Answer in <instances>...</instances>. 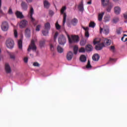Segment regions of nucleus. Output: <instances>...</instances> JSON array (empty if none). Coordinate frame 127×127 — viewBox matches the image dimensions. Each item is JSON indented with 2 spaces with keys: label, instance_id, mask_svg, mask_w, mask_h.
Masks as SVG:
<instances>
[{
  "label": "nucleus",
  "instance_id": "7",
  "mask_svg": "<svg viewBox=\"0 0 127 127\" xmlns=\"http://www.w3.org/2000/svg\"><path fill=\"white\" fill-rule=\"evenodd\" d=\"M27 24H28V21L26 20L23 19L20 21L19 26L20 28H24L26 27Z\"/></svg>",
  "mask_w": 127,
  "mask_h": 127
},
{
  "label": "nucleus",
  "instance_id": "13",
  "mask_svg": "<svg viewBox=\"0 0 127 127\" xmlns=\"http://www.w3.org/2000/svg\"><path fill=\"white\" fill-rule=\"evenodd\" d=\"M72 58H73V52H72L71 51L68 52L66 55V59L68 61H71Z\"/></svg>",
  "mask_w": 127,
  "mask_h": 127
},
{
  "label": "nucleus",
  "instance_id": "26",
  "mask_svg": "<svg viewBox=\"0 0 127 127\" xmlns=\"http://www.w3.org/2000/svg\"><path fill=\"white\" fill-rule=\"evenodd\" d=\"M80 60L81 62H86L87 58L84 55H81L80 57Z\"/></svg>",
  "mask_w": 127,
  "mask_h": 127
},
{
  "label": "nucleus",
  "instance_id": "55",
  "mask_svg": "<svg viewBox=\"0 0 127 127\" xmlns=\"http://www.w3.org/2000/svg\"><path fill=\"white\" fill-rule=\"evenodd\" d=\"M1 0H0V12H2V11H1Z\"/></svg>",
  "mask_w": 127,
  "mask_h": 127
},
{
  "label": "nucleus",
  "instance_id": "30",
  "mask_svg": "<svg viewBox=\"0 0 127 127\" xmlns=\"http://www.w3.org/2000/svg\"><path fill=\"white\" fill-rule=\"evenodd\" d=\"M57 51L59 53H62V52H63V48H61V47H60V46H58Z\"/></svg>",
  "mask_w": 127,
  "mask_h": 127
},
{
  "label": "nucleus",
  "instance_id": "38",
  "mask_svg": "<svg viewBox=\"0 0 127 127\" xmlns=\"http://www.w3.org/2000/svg\"><path fill=\"white\" fill-rule=\"evenodd\" d=\"M86 68H92V65H91V63L90 62V60L88 61L87 64L86 65Z\"/></svg>",
  "mask_w": 127,
  "mask_h": 127
},
{
  "label": "nucleus",
  "instance_id": "27",
  "mask_svg": "<svg viewBox=\"0 0 127 127\" xmlns=\"http://www.w3.org/2000/svg\"><path fill=\"white\" fill-rule=\"evenodd\" d=\"M44 5L46 8H49V6L50 5V4H49V2L47 0H45L44 1Z\"/></svg>",
  "mask_w": 127,
  "mask_h": 127
},
{
  "label": "nucleus",
  "instance_id": "32",
  "mask_svg": "<svg viewBox=\"0 0 127 127\" xmlns=\"http://www.w3.org/2000/svg\"><path fill=\"white\" fill-rule=\"evenodd\" d=\"M10 59H12V60H15V54L13 53H11L9 54Z\"/></svg>",
  "mask_w": 127,
  "mask_h": 127
},
{
  "label": "nucleus",
  "instance_id": "54",
  "mask_svg": "<svg viewBox=\"0 0 127 127\" xmlns=\"http://www.w3.org/2000/svg\"><path fill=\"white\" fill-rule=\"evenodd\" d=\"M117 34H119V35L121 34V30L117 29Z\"/></svg>",
  "mask_w": 127,
  "mask_h": 127
},
{
  "label": "nucleus",
  "instance_id": "43",
  "mask_svg": "<svg viewBox=\"0 0 127 127\" xmlns=\"http://www.w3.org/2000/svg\"><path fill=\"white\" fill-rule=\"evenodd\" d=\"M41 27V25H38L36 27V31H39L40 30V28Z\"/></svg>",
  "mask_w": 127,
  "mask_h": 127
},
{
  "label": "nucleus",
  "instance_id": "47",
  "mask_svg": "<svg viewBox=\"0 0 127 127\" xmlns=\"http://www.w3.org/2000/svg\"><path fill=\"white\" fill-rule=\"evenodd\" d=\"M116 49V48L114 46H111L110 47V50H112L113 52H115V50Z\"/></svg>",
  "mask_w": 127,
  "mask_h": 127
},
{
  "label": "nucleus",
  "instance_id": "60",
  "mask_svg": "<svg viewBox=\"0 0 127 127\" xmlns=\"http://www.w3.org/2000/svg\"><path fill=\"white\" fill-rule=\"evenodd\" d=\"M0 53H1V50L0 49Z\"/></svg>",
  "mask_w": 127,
  "mask_h": 127
},
{
  "label": "nucleus",
  "instance_id": "45",
  "mask_svg": "<svg viewBox=\"0 0 127 127\" xmlns=\"http://www.w3.org/2000/svg\"><path fill=\"white\" fill-rule=\"evenodd\" d=\"M100 42L97 41V39H95L93 41V44L94 45H96V44H98Z\"/></svg>",
  "mask_w": 127,
  "mask_h": 127
},
{
  "label": "nucleus",
  "instance_id": "53",
  "mask_svg": "<svg viewBox=\"0 0 127 127\" xmlns=\"http://www.w3.org/2000/svg\"><path fill=\"white\" fill-rule=\"evenodd\" d=\"M26 1L28 3H30L31 2H32V1H33V0H26Z\"/></svg>",
  "mask_w": 127,
  "mask_h": 127
},
{
  "label": "nucleus",
  "instance_id": "11",
  "mask_svg": "<svg viewBox=\"0 0 127 127\" xmlns=\"http://www.w3.org/2000/svg\"><path fill=\"white\" fill-rule=\"evenodd\" d=\"M15 15L17 17V18H20V19H22V18H24V16L22 14V12L19 11H16Z\"/></svg>",
  "mask_w": 127,
  "mask_h": 127
},
{
  "label": "nucleus",
  "instance_id": "24",
  "mask_svg": "<svg viewBox=\"0 0 127 127\" xmlns=\"http://www.w3.org/2000/svg\"><path fill=\"white\" fill-rule=\"evenodd\" d=\"M44 28L45 29L49 31L50 30V23L47 22L45 23Z\"/></svg>",
  "mask_w": 127,
  "mask_h": 127
},
{
  "label": "nucleus",
  "instance_id": "4",
  "mask_svg": "<svg viewBox=\"0 0 127 127\" xmlns=\"http://www.w3.org/2000/svg\"><path fill=\"white\" fill-rule=\"evenodd\" d=\"M36 49H37V48L35 45V42L34 41V40H32L31 44L29 45L27 49V51L29 52L32 50L34 52H36Z\"/></svg>",
  "mask_w": 127,
  "mask_h": 127
},
{
  "label": "nucleus",
  "instance_id": "48",
  "mask_svg": "<svg viewBox=\"0 0 127 127\" xmlns=\"http://www.w3.org/2000/svg\"><path fill=\"white\" fill-rule=\"evenodd\" d=\"M30 17L32 22H34V21H35V19L33 17H32V15H30Z\"/></svg>",
  "mask_w": 127,
  "mask_h": 127
},
{
  "label": "nucleus",
  "instance_id": "42",
  "mask_svg": "<svg viewBox=\"0 0 127 127\" xmlns=\"http://www.w3.org/2000/svg\"><path fill=\"white\" fill-rule=\"evenodd\" d=\"M8 13L9 14H12V13H13V12H12V8H11V7H9L8 11Z\"/></svg>",
  "mask_w": 127,
  "mask_h": 127
},
{
  "label": "nucleus",
  "instance_id": "28",
  "mask_svg": "<svg viewBox=\"0 0 127 127\" xmlns=\"http://www.w3.org/2000/svg\"><path fill=\"white\" fill-rule=\"evenodd\" d=\"M110 19H111V16L110 15L105 16L104 17L105 22H108V21H110Z\"/></svg>",
  "mask_w": 127,
  "mask_h": 127
},
{
  "label": "nucleus",
  "instance_id": "49",
  "mask_svg": "<svg viewBox=\"0 0 127 127\" xmlns=\"http://www.w3.org/2000/svg\"><path fill=\"white\" fill-rule=\"evenodd\" d=\"M14 35L15 38H17V31L16 30H14Z\"/></svg>",
  "mask_w": 127,
  "mask_h": 127
},
{
  "label": "nucleus",
  "instance_id": "15",
  "mask_svg": "<svg viewBox=\"0 0 127 127\" xmlns=\"http://www.w3.org/2000/svg\"><path fill=\"white\" fill-rule=\"evenodd\" d=\"M25 36L26 37H28V38L30 37L31 32H30V29L29 28H27L25 30Z\"/></svg>",
  "mask_w": 127,
  "mask_h": 127
},
{
  "label": "nucleus",
  "instance_id": "12",
  "mask_svg": "<svg viewBox=\"0 0 127 127\" xmlns=\"http://www.w3.org/2000/svg\"><path fill=\"white\" fill-rule=\"evenodd\" d=\"M82 28L84 30H85V37H87V38H89L90 36V34L89 33V27H85L84 26H82Z\"/></svg>",
  "mask_w": 127,
  "mask_h": 127
},
{
  "label": "nucleus",
  "instance_id": "44",
  "mask_svg": "<svg viewBox=\"0 0 127 127\" xmlns=\"http://www.w3.org/2000/svg\"><path fill=\"white\" fill-rule=\"evenodd\" d=\"M50 50H51L52 51H54V46H53V44H50Z\"/></svg>",
  "mask_w": 127,
  "mask_h": 127
},
{
  "label": "nucleus",
  "instance_id": "57",
  "mask_svg": "<svg viewBox=\"0 0 127 127\" xmlns=\"http://www.w3.org/2000/svg\"><path fill=\"white\" fill-rule=\"evenodd\" d=\"M3 9L4 10H6V9H7V8L6 6H4V7H3Z\"/></svg>",
  "mask_w": 127,
  "mask_h": 127
},
{
  "label": "nucleus",
  "instance_id": "58",
  "mask_svg": "<svg viewBox=\"0 0 127 127\" xmlns=\"http://www.w3.org/2000/svg\"><path fill=\"white\" fill-rule=\"evenodd\" d=\"M124 37H127V35H126V34H124Z\"/></svg>",
  "mask_w": 127,
  "mask_h": 127
},
{
  "label": "nucleus",
  "instance_id": "18",
  "mask_svg": "<svg viewBox=\"0 0 127 127\" xmlns=\"http://www.w3.org/2000/svg\"><path fill=\"white\" fill-rule=\"evenodd\" d=\"M85 49L87 52H90L93 51V46L91 45H87L85 47Z\"/></svg>",
  "mask_w": 127,
  "mask_h": 127
},
{
  "label": "nucleus",
  "instance_id": "20",
  "mask_svg": "<svg viewBox=\"0 0 127 127\" xmlns=\"http://www.w3.org/2000/svg\"><path fill=\"white\" fill-rule=\"evenodd\" d=\"M101 1L102 4L103 5V6H106V5H108V4H110V3H111L109 0H101Z\"/></svg>",
  "mask_w": 127,
  "mask_h": 127
},
{
  "label": "nucleus",
  "instance_id": "36",
  "mask_svg": "<svg viewBox=\"0 0 127 127\" xmlns=\"http://www.w3.org/2000/svg\"><path fill=\"white\" fill-rule=\"evenodd\" d=\"M86 40H82L80 41V44L81 46H84V45H86Z\"/></svg>",
  "mask_w": 127,
  "mask_h": 127
},
{
  "label": "nucleus",
  "instance_id": "1",
  "mask_svg": "<svg viewBox=\"0 0 127 127\" xmlns=\"http://www.w3.org/2000/svg\"><path fill=\"white\" fill-rule=\"evenodd\" d=\"M111 43L112 41L110 39H105L103 43L99 44L98 46H96L95 49L96 50H102L105 47V44L109 46V45H111Z\"/></svg>",
  "mask_w": 127,
  "mask_h": 127
},
{
  "label": "nucleus",
  "instance_id": "2",
  "mask_svg": "<svg viewBox=\"0 0 127 127\" xmlns=\"http://www.w3.org/2000/svg\"><path fill=\"white\" fill-rule=\"evenodd\" d=\"M67 38H68V40L69 43H72V42H75L77 43V42H79L80 38L78 37V36H77V35L72 36L71 39L70 36H69L68 34H67Z\"/></svg>",
  "mask_w": 127,
  "mask_h": 127
},
{
  "label": "nucleus",
  "instance_id": "25",
  "mask_svg": "<svg viewBox=\"0 0 127 127\" xmlns=\"http://www.w3.org/2000/svg\"><path fill=\"white\" fill-rule=\"evenodd\" d=\"M105 14V12H103L102 13H99L98 15V20L99 21H101L102 19H103V17L104 16V15Z\"/></svg>",
  "mask_w": 127,
  "mask_h": 127
},
{
  "label": "nucleus",
  "instance_id": "16",
  "mask_svg": "<svg viewBox=\"0 0 127 127\" xmlns=\"http://www.w3.org/2000/svg\"><path fill=\"white\" fill-rule=\"evenodd\" d=\"M92 59L94 61H99L100 55L98 54H95L92 57Z\"/></svg>",
  "mask_w": 127,
  "mask_h": 127
},
{
  "label": "nucleus",
  "instance_id": "3",
  "mask_svg": "<svg viewBox=\"0 0 127 127\" xmlns=\"http://www.w3.org/2000/svg\"><path fill=\"white\" fill-rule=\"evenodd\" d=\"M6 46L9 49H12L14 46V42L11 38H8L6 41Z\"/></svg>",
  "mask_w": 127,
  "mask_h": 127
},
{
  "label": "nucleus",
  "instance_id": "50",
  "mask_svg": "<svg viewBox=\"0 0 127 127\" xmlns=\"http://www.w3.org/2000/svg\"><path fill=\"white\" fill-rule=\"evenodd\" d=\"M49 14H50V15H51V16H52V15H54V12L52 10H50L49 12Z\"/></svg>",
  "mask_w": 127,
  "mask_h": 127
},
{
  "label": "nucleus",
  "instance_id": "39",
  "mask_svg": "<svg viewBox=\"0 0 127 127\" xmlns=\"http://www.w3.org/2000/svg\"><path fill=\"white\" fill-rule=\"evenodd\" d=\"M33 13H34V10L33 9V7H30V15H33Z\"/></svg>",
  "mask_w": 127,
  "mask_h": 127
},
{
  "label": "nucleus",
  "instance_id": "41",
  "mask_svg": "<svg viewBox=\"0 0 127 127\" xmlns=\"http://www.w3.org/2000/svg\"><path fill=\"white\" fill-rule=\"evenodd\" d=\"M85 49L84 48H81L79 50L78 52H79V53H85Z\"/></svg>",
  "mask_w": 127,
  "mask_h": 127
},
{
  "label": "nucleus",
  "instance_id": "31",
  "mask_svg": "<svg viewBox=\"0 0 127 127\" xmlns=\"http://www.w3.org/2000/svg\"><path fill=\"white\" fill-rule=\"evenodd\" d=\"M49 31H48V30H46L45 29L42 31V33L43 35H44L45 36H46L47 35H48Z\"/></svg>",
  "mask_w": 127,
  "mask_h": 127
},
{
  "label": "nucleus",
  "instance_id": "14",
  "mask_svg": "<svg viewBox=\"0 0 127 127\" xmlns=\"http://www.w3.org/2000/svg\"><path fill=\"white\" fill-rule=\"evenodd\" d=\"M21 6L23 10H27V8H28V5L23 1L21 2Z\"/></svg>",
  "mask_w": 127,
  "mask_h": 127
},
{
  "label": "nucleus",
  "instance_id": "46",
  "mask_svg": "<svg viewBox=\"0 0 127 127\" xmlns=\"http://www.w3.org/2000/svg\"><path fill=\"white\" fill-rule=\"evenodd\" d=\"M33 66H36V67H39L40 66V64L37 62L34 63Z\"/></svg>",
  "mask_w": 127,
  "mask_h": 127
},
{
  "label": "nucleus",
  "instance_id": "56",
  "mask_svg": "<svg viewBox=\"0 0 127 127\" xmlns=\"http://www.w3.org/2000/svg\"><path fill=\"white\" fill-rule=\"evenodd\" d=\"M87 4H92V1L90 0L88 2H87Z\"/></svg>",
  "mask_w": 127,
  "mask_h": 127
},
{
  "label": "nucleus",
  "instance_id": "19",
  "mask_svg": "<svg viewBox=\"0 0 127 127\" xmlns=\"http://www.w3.org/2000/svg\"><path fill=\"white\" fill-rule=\"evenodd\" d=\"M114 12L116 14H120L121 13V8L119 6H116L114 8Z\"/></svg>",
  "mask_w": 127,
  "mask_h": 127
},
{
  "label": "nucleus",
  "instance_id": "17",
  "mask_svg": "<svg viewBox=\"0 0 127 127\" xmlns=\"http://www.w3.org/2000/svg\"><path fill=\"white\" fill-rule=\"evenodd\" d=\"M18 48L19 49V50H20L21 51H23L22 49V40H19L18 41Z\"/></svg>",
  "mask_w": 127,
  "mask_h": 127
},
{
  "label": "nucleus",
  "instance_id": "23",
  "mask_svg": "<svg viewBox=\"0 0 127 127\" xmlns=\"http://www.w3.org/2000/svg\"><path fill=\"white\" fill-rule=\"evenodd\" d=\"M107 5L108 7L107 8V11H108V12H111V10H112V8L113 7V3H110L108 4Z\"/></svg>",
  "mask_w": 127,
  "mask_h": 127
},
{
  "label": "nucleus",
  "instance_id": "34",
  "mask_svg": "<svg viewBox=\"0 0 127 127\" xmlns=\"http://www.w3.org/2000/svg\"><path fill=\"white\" fill-rule=\"evenodd\" d=\"M44 44H45V41H41L40 42V47L42 48L44 47Z\"/></svg>",
  "mask_w": 127,
  "mask_h": 127
},
{
  "label": "nucleus",
  "instance_id": "40",
  "mask_svg": "<svg viewBox=\"0 0 127 127\" xmlns=\"http://www.w3.org/2000/svg\"><path fill=\"white\" fill-rule=\"evenodd\" d=\"M58 32H56L55 34V35L54 36V41H56V39H57V36H58Z\"/></svg>",
  "mask_w": 127,
  "mask_h": 127
},
{
  "label": "nucleus",
  "instance_id": "10",
  "mask_svg": "<svg viewBox=\"0 0 127 127\" xmlns=\"http://www.w3.org/2000/svg\"><path fill=\"white\" fill-rule=\"evenodd\" d=\"M5 71L7 74L11 73V68L10 67V66L8 63L5 64Z\"/></svg>",
  "mask_w": 127,
  "mask_h": 127
},
{
  "label": "nucleus",
  "instance_id": "9",
  "mask_svg": "<svg viewBox=\"0 0 127 127\" xmlns=\"http://www.w3.org/2000/svg\"><path fill=\"white\" fill-rule=\"evenodd\" d=\"M59 44L61 45H64L66 43V38L63 35L60 36L58 39Z\"/></svg>",
  "mask_w": 127,
  "mask_h": 127
},
{
  "label": "nucleus",
  "instance_id": "5",
  "mask_svg": "<svg viewBox=\"0 0 127 127\" xmlns=\"http://www.w3.org/2000/svg\"><path fill=\"white\" fill-rule=\"evenodd\" d=\"M67 9V7L66 6H63L61 9V13L63 15V25L65 24V22H66V17H67V14H66L65 12H64V10Z\"/></svg>",
  "mask_w": 127,
  "mask_h": 127
},
{
  "label": "nucleus",
  "instance_id": "22",
  "mask_svg": "<svg viewBox=\"0 0 127 127\" xmlns=\"http://www.w3.org/2000/svg\"><path fill=\"white\" fill-rule=\"evenodd\" d=\"M78 9L79 11H83L84 10V5L83 3H81L78 5Z\"/></svg>",
  "mask_w": 127,
  "mask_h": 127
},
{
  "label": "nucleus",
  "instance_id": "21",
  "mask_svg": "<svg viewBox=\"0 0 127 127\" xmlns=\"http://www.w3.org/2000/svg\"><path fill=\"white\" fill-rule=\"evenodd\" d=\"M71 23L73 25V26L77 25V24L78 23V19L76 18H74L71 20Z\"/></svg>",
  "mask_w": 127,
  "mask_h": 127
},
{
  "label": "nucleus",
  "instance_id": "59",
  "mask_svg": "<svg viewBox=\"0 0 127 127\" xmlns=\"http://www.w3.org/2000/svg\"><path fill=\"white\" fill-rule=\"evenodd\" d=\"M118 0H113V1H115V2L118 1Z\"/></svg>",
  "mask_w": 127,
  "mask_h": 127
},
{
  "label": "nucleus",
  "instance_id": "6",
  "mask_svg": "<svg viewBox=\"0 0 127 127\" xmlns=\"http://www.w3.org/2000/svg\"><path fill=\"white\" fill-rule=\"evenodd\" d=\"M9 26L8 25V22L6 21H3L1 25V28L3 31H7Z\"/></svg>",
  "mask_w": 127,
  "mask_h": 127
},
{
  "label": "nucleus",
  "instance_id": "37",
  "mask_svg": "<svg viewBox=\"0 0 127 127\" xmlns=\"http://www.w3.org/2000/svg\"><path fill=\"white\" fill-rule=\"evenodd\" d=\"M119 21V17H114L113 19V22L114 23H117V22H118Z\"/></svg>",
  "mask_w": 127,
  "mask_h": 127
},
{
  "label": "nucleus",
  "instance_id": "35",
  "mask_svg": "<svg viewBox=\"0 0 127 127\" xmlns=\"http://www.w3.org/2000/svg\"><path fill=\"white\" fill-rule=\"evenodd\" d=\"M56 28L58 29V30H59L61 28V26L58 24V21H57L56 23Z\"/></svg>",
  "mask_w": 127,
  "mask_h": 127
},
{
  "label": "nucleus",
  "instance_id": "8",
  "mask_svg": "<svg viewBox=\"0 0 127 127\" xmlns=\"http://www.w3.org/2000/svg\"><path fill=\"white\" fill-rule=\"evenodd\" d=\"M103 32V33L105 35H108L110 32V30L109 29V27L107 25L104 26L103 28L100 27V33H102V32Z\"/></svg>",
  "mask_w": 127,
  "mask_h": 127
},
{
  "label": "nucleus",
  "instance_id": "29",
  "mask_svg": "<svg viewBox=\"0 0 127 127\" xmlns=\"http://www.w3.org/2000/svg\"><path fill=\"white\" fill-rule=\"evenodd\" d=\"M78 46H75L73 47V52H74V54H75V55H76L77 53H78Z\"/></svg>",
  "mask_w": 127,
  "mask_h": 127
},
{
  "label": "nucleus",
  "instance_id": "52",
  "mask_svg": "<svg viewBox=\"0 0 127 127\" xmlns=\"http://www.w3.org/2000/svg\"><path fill=\"white\" fill-rule=\"evenodd\" d=\"M110 61H111V62H116V61H117V60L116 59H112V58H111L110 59Z\"/></svg>",
  "mask_w": 127,
  "mask_h": 127
},
{
  "label": "nucleus",
  "instance_id": "33",
  "mask_svg": "<svg viewBox=\"0 0 127 127\" xmlns=\"http://www.w3.org/2000/svg\"><path fill=\"white\" fill-rule=\"evenodd\" d=\"M89 27H92V28H94L95 26H96V23L94 22H90L89 25Z\"/></svg>",
  "mask_w": 127,
  "mask_h": 127
},
{
  "label": "nucleus",
  "instance_id": "51",
  "mask_svg": "<svg viewBox=\"0 0 127 127\" xmlns=\"http://www.w3.org/2000/svg\"><path fill=\"white\" fill-rule=\"evenodd\" d=\"M24 62L25 63H27V62H28V58H24Z\"/></svg>",
  "mask_w": 127,
  "mask_h": 127
}]
</instances>
